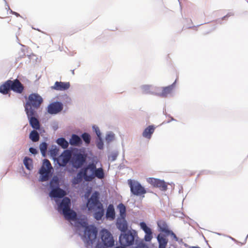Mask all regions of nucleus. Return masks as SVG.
Returning <instances> with one entry per match:
<instances>
[{"label": "nucleus", "instance_id": "obj_25", "mask_svg": "<svg viewBox=\"0 0 248 248\" xmlns=\"http://www.w3.org/2000/svg\"><path fill=\"white\" fill-rule=\"evenodd\" d=\"M172 89V85L163 88L162 92L160 94V96L163 97H167L168 95L171 93Z\"/></svg>", "mask_w": 248, "mask_h": 248}, {"label": "nucleus", "instance_id": "obj_28", "mask_svg": "<svg viewBox=\"0 0 248 248\" xmlns=\"http://www.w3.org/2000/svg\"><path fill=\"white\" fill-rule=\"evenodd\" d=\"M30 139L33 142L38 141L39 140V135L36 130H32L30 134Z\"/></svg>", "mask_w": 248, "mask_h": 248}, {"label": "nucleus", "instance_id": "obj_26", "mask_svg": "<svg viewBox=\"0 0 248 248\" xmlns=\"http://www.w3.org/2000/svg\"><path fill=\"white\" fill-rule=\"evenodd\" d=\"M23 163L27 169L31 170L33 169L32 159L26 156L24 159Z\"/></svg>", "mask_w": 248, "mask_h": 248}, {"label": "nucleus", "instance_id": "obj_42", "mask_svg": "<svg viewBox=\"0 0 248 248\" xmlns=\"http://www.w3.org/2000/svg\"><path fill=\"white\" fill-rule=\"evenodd\" d=\"M115 248H125L124 247V246L123 247V246H118V247H116Z\"/></svg>", "mask_w": 248, "mask_h": 248}, {"label": "nucleus", "instance_id": "obj_37", "mask_svg": "<svg viewBox=\"0 0 248 248\" xmlns=\"http://www.w3.org/2000/svg\"><path fill=\"white\" fill-rule=\"evenodd\" d=\"M135 248H148V247L143 242H140L137 244V246Z\"/></svg>", "mask_w": 248, "mask_h": 248}, {"label": "nucleus", "instance_id": "obj_1", "mask_svg": "<svg viewBox=\"0 0 248 248\" xmlns=\"http://www.w3.org/2000/svg\"><path fill=\"white\" fill-rule=\"evenodd\" d=\"M80 171L83 175L84 180L86 182H91L95 177L102 179L105 177L103 168H96V164L94 163H90L87 166L82 168Z\"/></svg>", "mask_w": 248, "mask_h": 248}, {"label": "nucleus", "instance_id": "obj_31", "mask_svg": "<svg viewBox=\"0 0 248 248\" xmlns=\"http://www.w3.org/2000/svg\"><path fill=\"white\" fill-rule=\"evenodd\" d=\"M82 178H83V175L82 174V172L80 171L77 174V177L74 178L73 182V184L76 185L80 183Z\"/></svg>", "mask_w": 248, "mask_h": 248}, {"label": "nucleus", "instance_id": "obj_29", "mask_svg": "<svg viewBox=\"0 0 248 248\" xmlns=\"http://www.w3.org/2000/svg\"><path fill=\"white\" fill-rule=\"evenodd\" d=\"M119 210L120 217H126V208L125 206L123 204L120 203L118 206Z\"/></svg>", "mask_w": 248, "mask_h": 248}, {"label": "nucleus", "instance_id": "obj_22", "mask_svg": "<svg viewBox=\"0 0 248 248\" xmlns=\"http://www.w3.org/2000/svg\"><path fill=\"white\" fill-rule=\"evenodd\" d=\"M155 127L153 125H149L146 127L142 133V136L144 138L150 139L151 138L152 134L154 132Z\"/></svg>", "mask_w": 248, "mask_h": 248}, {"label": "nucleus", "instance_id": "obj_4", "mask_svg": "<svg viewBox=\"0 0 248 248\" xmlns=\"http://www.w3.org/2000/svg\"><path fill=\"white\" fill-rule=\"evenodd\" d=\"M71 200L68 197H64L58 206L59 212L62 213L64 218L68 220H75L77 219V213L71 209Z\"/></svg>", "mask_w": 248, "mask_h": 248}, {"label": "nucleus", "instance_id": "obj_7", "mask_svg": "<svg viewBox=\"0 0 248 248\" xmlns=\"http://www.w3.org/2000/svg\"><path fill=\"white\" fill-rule=\"evenodd\" d=\"M97 231L93 226H86L85 227L83 239L88 244H93L96 238Z\"/></svg>", "mask_w": 248, "mask_h": 248}, {"label": "nucleus", "instance_id": "obj_8", "mask_svg": "<svg viewBox=\"0 0 248 248\" xmlns=\"http://www.w3.org/2000/svg\"><path fill=\"white\" fill-rule=\"evenodd\" d=\"M52 169V167L50 161L46 159H44L43 165L39 170V173L41 174V181L45 182L49 179L50 172Z\"/></svg>", "mask_w": 248, "mask_h": 248}, {"label": "nucleus", "instance_id": "obj_30", "mask_svg": "<svg viewBox=\"0 0 248 248\" xmlns=\"http://www.w3.org/2000/svg\"><path fill=\"white\" fill-rule=\"evenodd\" d=\"M59 181L57 176H54L50 182V186L51 188H54L59 187Z\"/></svg>", "mask_w": 248, "mask_h": 248}, {"label": "nucleus", "instance_id": "obj_12", "mask_svg": "<svg viewBox=\"0 0 248 248\" xmlns=\"http://www.w3.org/2000/svg\"><path fill=\"white\" fill-rule=\"evenodd\" d=\"M26 112L31 127L34 129H39L40 128V123L38 120L36 118L37 115L36 111L33 109H28L26 108Z\"/></svg>", "mask_w": 248, "mask_h": 248}, {"label": "nucleus", "instance_id": "obj_18", "mask_svg": "<svg viewBox=\"0 0 248 248\" xmlns=\"http://www.w3.org/2000/svg\"><path fill=\"white\" fill-rule=\"evenodd\" d=\"M66 195V192L59 187L52 188L49 193V195L53 198H62Z\"/></svg>", "mask_w": 248, "mask_h": 248}, {"label": "nucleus", "instance_id": "obj_27", "mask_svg": "<svg viewBox=\"0 0 248 248\" xmlns=\"http://www.w3.org/2000/svg\"><path fill=\"white\" fill-rule=\"evenodd\" d=\"M57 143L63 149H66L69 145L68 141L63 138H60L57 140Z\"/></svg>", "mask_w": 248, "mask_h": 248}, {"label": "nucleus", "instance_id": "obj_5", "mask_svg": "<svg viewBox=\"0 0 248 248\" xmlns=\"http://www.w3.org/2000/svg\"><path fill=\"white\" fill-rule=\"evenodd\" d=\"M42 97L38 93H32L29 95L25 106V111L26 108L28 109H38L43 103Z\"/></svg>", "mask_w": 248, "mask_h": 248}, {"label": "nucleus", "instance_id": "obj_43", "mask_svg": "<svg viewBox=\"0 0 248 248\" xmlns=\"http://www.w3.org/2000/svg\"><path fill=\"white\" fill-rule=\"evenodd\" d=\"M192 248H200L198 247H193Z\"/></svg>", "mask_w": 248, "mask_h": 248}, {"label": "nucleus", "instance_id": "obj_24", "mask_svg": "<svg viewBox=\"0 0 248 248\" xmlns=\"http://www.w3.org/2000/svg\"><path fill=\"white\" fill-rule=\"evenodd\" d=\"M106 216L107 217L110 218L111 219H114L115 217V213L113 205L109 204L106 213Z\"/></svg>", "mask_w": 248, "mask_h": 248}, {"label": "nucleus", "instance_id": "obj_14", "mask_svg": "<svg viewBox=\"0 0 248 248\" xmlns=\"http://www.w3.org/2000/svg\"><path fill=\"white\" fill-rule=\"evenodd\" d=\"M63 109V104L59 102H55L51 103L47 107V112L51 114H55Z\"/></svg>", "mask_w": 248, "mask_h": 248}, {"label": "nucleus", "instance_id": "obj_2", "mask_svg": "<svg viewBox=\"0 0 248 248\" xmlns=\"http://www.w3.org/2000/svg\"><path fill=\"white\" fill-rule=\"evenodd\" d=\"M99 193L94 192L88 200L87 206L89 211H97L94 213V217L96 220H100L104 216V210L102 203L99 201Z\"/></svg>", "mask_w": 248, "mask_h": 248}, {"label": "nucleus", "instance_id": "obj_35", "mask_svg": "<svg viewBox=\"0 0 248 248\" xmlns=\"http://www.w3.org/2000/svg\"><path fill=\"white\" fill-rule=\"evenodd\" d=\"M58 149L56 148H52L49 151L50 155L52 157H56L58 155Z\"/></svg>", "mask_w": 248, "mask_h": 248}, {"label": "nucleus", "instance_id": "obj_6", "mask_svg": "<svg viewBox=\"0 0 248 248\" xmlns=\"http://www.w3.org/2000/svg\"><path fill=\"white\" fill-rule=\"evenodd\" d=\"M128 184L132 194L137 196L144 197V194L146 193V190L139 182L129 179L128 180Z\"/></svg>", "mask_w": 248, "mask_h": 248}, {"label": "nucleus", "instance_id": "obj_34", "mask_svg": "<svg viewBox=\"0 0 248 248\" xmlns=\"http://www.w3.org/2000/svg\"><path fill=\"white\" fill-rule=\"evenodd\" d=\"M114 139V134L113 133H111L107 134L106 137V140L108 142L112 141V140H113Z\"/></svg>", "mask_w": 248, "mask_h": 248}, {"label": "nucleus", "instance_id": "obj_10", "mask_svg": "<svg viewBox=\"0 0 248 248\" xmlns=\"http://www.w3.org/2000/svg\"><path fill=\"white\" fill-rule=\"evenodd\" d=\"M135 240V235L131 231L121 234L119 237V241L121 245L126 247L132 245Z\"/></svg>", "mask_w": 248, "mask_h": 248}, {"label": "nucleus", "instance_id": "obj_15", "mask_svg": "<svg viewBox=\"0 0 248 248\" xmlns=\"http://www.w3.org/2000/svg\"><path fill=\"white\" fill-rule=\"evenodd\" d=\"M71 159V153L69 151H65L58 158V163L60 166L64 167Z\"/></svg>", "mask_w": 248, "mask_h": 248}, {"label": "nucleus", "instance_id": "obj_33", "mask_svg": "<svg viewBox=\"0 0 248 248\" xmlns=\"http://www.w3.org/2000/svg\"><path fill=\"white\" fill-rule=\"evenodd\" d=\"M81 138L87 145L90 143L91 138L88 133H84L82 134Z\"/></svg>", "mask_w": 248, "mask_h": 248}, {"label": "nucleus", "instance_id": "obj_38", "mask_svg": "<svg viewBox=\"0 0 248 248\" xmlns=\"http://www.w3.org/2000/svg\"><path fill=\"white\" fill-rule=\"evenodd\" d=\"M93 128L94 129L96 134L97 135L98 138H100L101 137V132L99 128L98 127H95V126H93Z\"/></svg>", "mask_w": 248, "mask_h": 248}, {"label": "nucleus", "instance_id": "obj_40", "mask_svg": "<svg viewBox=\"0 0 248 248\" xmlns=\"http://www.w3.org/2000/svg\"><path fill=\"white\" fill-rule=\"evenodd\" d=\"M117 156V155L116 154H112L111 155H110L109 156V159L111 161H113L116 159Z\"/></svg>", "mask_w": 248, "mask_h": 248}, {"label": "nucleus", "instance_id": "obj_9", "mask_svg": "<svg viewBox=\"0 0 248 248\" xmlns=\"http://www.w3.org/2000/svg\"><path fill=\"white\" fill-rule=\"evenodd\" d=\"M86 155L81 153H75L71 155V163L73 166L77 169L79 168L85 162Z\"/></svg>", "mask_w": 248, "mask_h": 248}, {"label": "nucleus", "instance_id": "obj_13", "mask_svg": "<svg viewBox=\"0 0 248 248\" xmlns=\"http://www.w3.org/2000/svg\"><path fill=\"white\" fill-rule=\"evenodd\" d=\"M147 181L148 183L154 187L158 188L161 190L165 191L167 189V185L163 180L154 178H149Z\"/></svg>", "mask_w": 248, "mask_h": 248}, {"label": "nucleus", "instance_id": "obj_17", "mask_svg": "<svg viewBox=\"0 0 248 248\" xmlns=\"http://www.w3.org/2000/svg\"><path fill=\"white\" fill-rule=\"evenodd\" d=\"M70 87V84L69 82L56 81L51 87V89L57 91H65L68 90Z\"/></svg>", "mask_w": 248, "mask_h": 248}, {"label": "nucleus", "instance_id": "obj_20", "mask_svg": "<svg viewBox=\"0 0 248 248\" xmlns=\"http://www.w3.org/2000/svg\"><path fill=\"white\" fill-rule=\"evenodd\" d=\"M157 225L161 232L167 234H171L174 237H176L175 234L171 231L169 230L168 226L165 221L160 220L158 221Z\"/></svg>", "mask_w": 248, "mask_h": 248}, {"label": "nucleus", "instance_id": "obj_21", "mask_svg": "<svg viewBox=\"0 0 248 248\" xmlns=\"http://www.w3.org/2000/svg\"><path fill=\"white\" fill-rule=\"evenodd\" d=\"M69 143L72 146H79L82 144V141L78 136L73 134L69 140Z\"/></svg>", "mask_w": 248, "mask_h": 248}, {"label": "nucleus", "instance_id": "obj_23", "mask_svg": "<svg viewBox=\"0 0 248 248\" xmlns=\"http://www.w3.org/2000/svg\"><path fill=\"white\" fill-rule=\"evenodd\" d=\"M157 239L159 243V248H165L168 243V240L165 237L161 234H159Z\"/></svg>", "mask_w": 248, "mask_h": 248}, {"label": "nucleus", "instance_id": "obj_11", "mask_svg": "<svg viewBox=\"0 0 248 248\" xmlns=\"http://www.w3.org/2000/svg\"><path fill=\"white\" fill-rule=\"evenodd\" d=\"M101 240L103 244L107 247H112L114 245V240L111 233L106 229L100 232Z\"/></svg>", "mask_w": 248, "mask_h": 248}, {"label": "nucleus", "instance_id": "obj_19", "mask_svg": "<svg viewBox=\"0 0 248 248\" xmlns=\"http://www.w3.org/2000/svg\"><path fill=\"white\" fill-rule=\"evenodd\" d=\"M116 226L121 231L124 232L127 230L128 226L125 217H118L116 222Z\"/></svg>", "mask_w": 248, "mask_h": 248}, {"label": "nucleus", "instance_id": "obj_39", "mask_svg": "<svg viewBox=\"0 0 248 248\" xmlns=\"http://www.w3.org/2000/svg\"><path fill=\"white\" fill-rule=\"evenodd\" d=\"M150 86L149 85H144L142 87V92L144 93H148V91L150 90Z\"/></svg>", "mask_w": 248, "mask_h": 248}, {"label": "nucleus", "instance_id": "obj_32", "mask_svg": "<svg viewBox=\"0 0 248 248\" xmlns=\"http://www.w3.org/2000/svg\"><path fill=\"white\" fill-rule=\"evenodd\" d=\"M39 148L42 155L43 156H45L47 150V144L45 142H42L40 144Z\"/></svg>", "mask_w": 248, "mask_h": 248}, {"label": "nucleus", "instance_id": "obj_41", "mask_svg": "<svg viewBox=\"0 0 248 248\" xmlns=\"http://www.w3.org/2000/svg\"><path fill=\"white\" fill-rule=\"evenodd\" d=\"M29 151L30 153L33 155H35L37 153V150L35 148H33L32 147L30 148Z\"/></svg>", "mask_w": 248, "mask_h": 248}, {"label": "nucleus", "instance_id": "obj_3", "mask_svg": "<svg viewBox=\"0 0 248 248\" xmlns=\"http://www.w3.org/2000/svg\"><path fill=\"white\" fill-rule=\"evenodd\" d=\"M24 89V86L18 79L14 80L9 79L0 85V93L7 94L12 90L15 93H21Z\"/></svg>", "mask_w": 248, "mask_h": 248}, {"label": "nucleus", "instance_id": "obj_16", "mask_svg": "<svg viewBox=\"0 0 248 248\" xmlns=\"http://www.w3.org/2000/svg\"><path fill=\"white\" fill-rule=\"evenodd\" d=\"M140 227L146 233L144 238L145 241L146 242H150L153 238V233L151 229L149 228L144 222L140 223Z\"/></svg>", "mask_w": 248, "mask_h": 248}, {"label": "nucleus", "instance_id": "obj_36", "mask_svg": "<svg viewBox=\"0 0 248 248\" xmlns=\"http://www.w3.org/2000/svg\"><path fill=\"white\" fill-rule=\"evenodd\" d=\"M96 146L99 149H102L103 148L104 143L101 138H99V140L97 142Z\"/></svg>", "mask_w": 248, "mask_h": 248}]
</instances>
